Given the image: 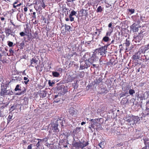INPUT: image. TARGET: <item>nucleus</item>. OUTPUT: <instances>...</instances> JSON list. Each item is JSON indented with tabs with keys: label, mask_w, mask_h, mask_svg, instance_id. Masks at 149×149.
<instances>
[{
	"label": "nucleus",
	"mask_w": 149,
	"mask_h": 149,
	"mask_svg": "<svg viewBox=\"0 0 149 149\" xmlns=\"http://www.w3.org/2000/svg\"><path fill=\"white\" fill-rule=\"evenodd\" d=\"M103 8L101 6H99L96 10V12L97 13H101L103 10Z\"/></svg>",
	"instance_id": "nucleus-22"
},
{
	"label": "nucleus",
	"mask_w": 149,
	"mask_h": 149,
	"mask_svg": "<svg viewBox=\"0 0 149 149\" xmlns=\"http://www.w3.org/2000/svg\"><path fill=\"white\" fill-rule=\"evenodd\" d=\"M38 33L37 31H36L34 33V38H36L38 37Z\"/></svg>",
	"instance_id": "nucleus-46"
},
{
	"label": "nucleus",
	"mask_w": 149,
	"mask_h": 149,
	"mask_svg": "<svg viewBox=\"0 0 149 149\" xmlns=\"http://www.w3.org/2000/svg\"><path fill=\"white\" fill-rule=\"evenodd\" d=\"M98 119L90 120V121H91L90 124H91V126L89 127V128L90 129H91V128L95 129V126L94 125H95L96 123H97V122L98 121Z\"/></svg>",
	"instance_id": "nucleus-11"
},
{
	"label": "nucleus",
	"mask_w": 149,
	"mask_h": 149,
	"mask_svg": "<svg viewBox=\"0 0 149 149\" xmlns=\"http://www.w3.org/2000/svg\"><path fill=\"white\" fill-rule=\"evenodd\" d=\"M132 30L133 32L138 31L139 30L138 26L135 24H133L131 27Z\"/></svg>",
	"instance_id": "nucleus-15"
},
{
	"label": "nucleus",
	"mask_w": 149,
	"mask_h": 149,
	"mask_svg": "<svg viewBox=\"0 0 149 149\" xmlns=\"http://www.w3.org/2000/svg\"><path fill=\"white\" fill-rule=\"evenodd\" d=\"M124 144L123 143H120L118 144L116 146L117 147H120L123 146Z\"/></svg>",
	"instance_id": "nucleus-41"
},
{
	"label": "nucleus",
	"mask_w": 149,
	"mask_h": 149,
	"mask_svg": "<svg viewBox=\"0 0 149 149\" xmlns=\"http://www.w3.org/2000/svg\"><path fill=\"white\" fill-rule=\"evenodd\" d=\"M27 77H28V76H27ZM24 79L25 80L24 83L25 84H28V82L29 81V80L28 79V77H24Z\"/></svg>",
	"instance_id": "nucleus-28"
},
{
	"label": "nucleus",
	"mask_w": 149,
	"mask_h": 149,
	"mask_svg": "<svg viewBox=\"0 0 149 149\" xmlns=\"http://www.w3.org/2000/svg\"><path fill=\"white\" fill-rule=\"evenodd\" d=\"M109 37L105 36L103 38V40L105 42H107L109 41Z\"/></svg>",
	"instance_id": "nucleus-31"
},
{
	"label": "nucleus",
	"mask_w": 149,
	"mask_h": 149,
	"mask_svg": "<svg viewBox=\"0 0 149 149\" xmlns=\"http://www.w3.org/2000/svg\"><path fill=\"white\" fill-rule=\"evenodd\" d=\"M27 7H25L24 8V10L25 12H26L27 11Z\"/></svg>",
	"instance_id": "nucleus-58"
},
{
	"label": "nucleus",
	"mask_w": 149,
	"mask_h": 149,
	"mask_svg": "<svg viewBox=\"0 0 149 149\" xmlns=\"http://www.w3.org/2000/svg\"><path fill=\"white\" fill-rule=\"evenodd\" d=\"M142 35H139L136 36L134 37L133 40L136 42H139L142 39Z\"/></svg>",
	"instance_id": "nucleus-14"
},
{
	"label": "nucleus",
	"mask_w": 149,
	"mask_h": 149,
	"mask_svg": "<svg viewBox=\"0 0 149 149\" xmlns=\"http://www.w3.org/2000/svg\"><path fill=\"white\" fill-rule=\"evenodd\" d=\"M69 19L68 18H66L65 19V20L66 21H69Z\"/></svg>",
	"instance_id": "nucleus-62"
},
{
	"label": "nucleus",
	"mask_w": 149,
	"mask_h": 149,
	"mask_svg": "<svg viewBox=\"0 0 149 149\" xmlns=\"http://www.w3.org/2000/svg\"><path fill=\"white\" fill-rule=\"evenodd\" d=\"M67 1L69 2L73 3L75 0H67Z\"/></svg>",
	"instance_id": "nucleus-51"
},
{
	"label": "nucleus",
	"mask_w": 149,
	"mask_h": 149,
	"mask_svg": "<svg viewBox=\"0 0 149 149\" xmlns=\"http://www.w3.org/2000/svg\"><path fill=\"white\" fill-rule=\"evenodd\" d=\"M128 100L126 98H123L121 101L120 103L122 105L126 104L128 103Z\"/></svg>",
	"instance_id": "nucleus-18"
},
{
	"label": "nucleus",
	"mask_w": 149,
	"mask_h": 149,
	"mask_svg": "<svg viewBox=\"0 0 149 149\" xmlns=\"http://www.w3.org/2000/svg\"><path fill=\"white\" fill-rule=\"evenodd\" d=\"M90 54L89 53H86L83 56L82 59L84 61H89L90 58Z\"/></svg>",
	"instance_id": "nucleus-13"
},
{
	"label": "nucleus",
	"mask_w": 149,
	"mask_h": 149,
	"mask_svg": "<svg viewBox=\"0 0 149 149\" xmlns=\"http://www.w3.org/2000/svg\"><path fill=\"white\" fill-rule=\"evenodd\" d=\"M143 55V54L142 53V52H141V57H140L141 59V60H144L145 59H146V61H147V60L146 55L145 56L144 55Z\"/></svg>",
	"instance_id": "nucleus-23"
},
{
	"label": "nucleus",
	"mask_w": 149,
	"mask_h": 149,
	"mask_svg": "<svg viewBox=\"0 0 149 149\" xmlns=\"http://www.w3.org/2000/svg\"><path fill=\"white\" fill-rule=\"evenodd\" d=\"M58 122L56 121L55 123H52L50 128V130L49 131V132H51L52 131H53L54 132L58 133L59 132V130L58 128Z\"/></svg>",
	"instance_id": "nucleus-4"
},
{
	"label": "nucleus",
	"mask_w": 149,
	"mask_h": 149,
	"mask_svg": "<svg viewBox=\"0 0 149 149\" xmlns=\"http://www.w3.org/2000/svg\"><path fill=\"white\" fill-rule=\"evenodd\" d=\"M48 84L50 86H52V83L51 82L50 80H49L48 82Z\"/></svg>",
	"instance_id": "nucleus-57"
},
{
	"label": "nucleus",
	"mask_w": 149,
	"mask_h": 149,
	"mask_svg": "<svg viewBox=\"0 0 149 149\" xmlns=\"http://www.w3.org/2000/svg\"><path fill=\"white\" fill-rule=\"evenodd\" d=\"M33 23L34 24H36L38 22L36 20H35V22H34Z\"/></svg>",
	"instance_id": "nucleus-61"
},
{
	"label": "nucleus",
	"mask_w": 149,
	"mask_h": 149,
	"mask_svg": "<svg viewBox=\"0 0 149 149\" xmlns=\"http://www.w3.org/2000/svg\"><path fill=\"white\" fill-rule=\"evenodd\" d=\"M7 42L8 43V45L10 47H12L13 46V45H15V44H14V45H13V42L10 41H8Z\"/></svg>",
	"instance_id": "nucleus-33"
},
{
	"label": "nucleus",
	"mask_w": 149,
	"mask_h": 149,
	"mask_svg": "<svg viewBox=\"0 0 149 149\" xmlns=\"http://www.w3.org/2000/svg\"><path fill=\"white\" fill-rule=\"evenodd\" d=\"M97 32H94L93 34V37H95V36L96 35H97Z\"/></svg>",
	"instance_id": "nucleus-56"
},
{
	"label": "nucleus",
	"mask_w": 149,
	"mask_h": 149,
	"mask_svg": "<svg viewBox=\"0 0 149 149\" xmlns=\"http://www.w3.org/2000/svg\"><path fill=\"white\" fill-rule=\"evenodd\" d=\"M5 32L6 34V37H8L10 35H11L13 37H15V32H13L9 28H5Z\"/></svg>",
	"instance_id": "nucleus-6"
},
{
	"label": "nucleus",
	"mask_w": 149,
	"mask_h": 149,
	"mask_svg": "<svg viewBox=\"0 0 149 149\" xmlns=\"http://www.w3.org/2000/svg\"><path fill=\"white\" fill-rule=\"evenodd\" d=\"M32 144L29 145L27 148V149H32Z\"/></svg>",
	"instance_id": "nucleus-48"
},
{
	"label": "nucleus",
	"mask_w": 149,
	"mask_h": 149,
	"mask_svg": "<svg viewBox=\"0 0 149 149\" xmlns=\"http://www.w3.org/2000/svg\"><path fill=\"white\" fill-rule=\"evenodd\" d=\"M112 23L111 22V23H110L108 25V27L109 28H110L111 27V26H112Z\"/></svg>",
	"instance_id": "nucleus-53"
},
{
	"label": "nucleus",
	"mask_w": 149,
	"mask_h": 149,
	"mask_svg": "<svg viewBox=\"0 0 149 149\" xmlns=\"http://www.w3.org/2000/svg\"><path fill=\"white\" fill-rule=\"evenodd\" d=\"M129 92L130 95H132L135 93V91L134 90L130 89L129 91Z\"/></svg>",
	"instance_id": "nucleus-30"
},
{
	"label": "nucleus",
	"mask_w": 149,
	"mask_h": 149,
	"mask_svg": "<svg viewBox=\"0 0 149 149\" xmlns=\"http://www.w3.org/2000/svg\"><path fill=\"white\" fill-rule=\"evenodd\" d=\"M128 94L126 92L125 93H122L119 95L120 98H121L122 97H123L126 95V94Z\"/></svg>",
	"instance_id": "nucleus-35"
},
{
	"label": "nucleus",
	"mask_w": 149,
	"mask_h": 149,
	"mask_svg": "<svg viewBox=\"0 0 149 149\" xmlns=\"http://www.w3.org/2000/svg\"><path fill=\"white\" fill-rule=\"evenodd\" d=\"M9 52L10 54H13L14 53V51L11 49L9 50Z\"/></svg>",
	"instance_id": "nucleus-50"
},
{
	"label": "nucleus",
	"mask_w": 149,
	"mask_h": 149,
	"mask_svg": "<svg viewBox=\"0 0 149 149\" xmlns=\"http://www.w3.org/2000/svg\"><path fill=\"white\" fill-rule=\"evenodd\" d=\"M87 10L82 9L80 11V12L82 14V16H86L87 15H88V13L87 12Z\"/></svg>",
	"instance_id": "nucleus-17"
},
{
	"label": "nucleus",
	"mask_w": 149,
	"mask_h": 149,
	"mask_svg": "<svg viewBox=\"0 0 149 149\" xmlns=\"http://www.w3.org/2000/svg\"><path fill=\"white\" fill-rule=\"evenodd\" d=\"M20 46L22 48H23V47L24 46V42H22L20 45Z\"/></svg>",
	"instance_id": "nucleus-44"
},
{
	"label": "nucleus",
	"mask_w": 149,
	"mask_h": 149,
	"mask_svg": "<svg viewBox=\"0 0 149 149\" xmlns=\"http://www.w3.org/2000/svg\"><path fill=\"white\" fill-rule=\"evenodd\" d=\"M13 116L9 115L8 118L7 119V123H9L13 119H12Z\"/></svg>",
	"instance_id": "nucleus-26"
},
{
	"label": "nucleus",
	"mask_w": 149,
	"mask_h": 149,
	"mask_svg": "<svg viewBox=\"0 0 149 149\" xmlns=\"http://www.w3.org/2000/svg\"><path fill=\"white\" fill-rule=\"evenodd\" d=\"M19 34L21 36H23L26 35V34L23 32H20Z\"/></svg>",
	"instance_id": "nucleus-47"
},
{
	"label": "nucleus",
	"mask_w": 149,
	"mask_h": 149,
	"mask_svg": "<svg viewBox=\"0 0 149 149\" xmlns=\"http://www.w3.org/2000/svg\"><path fill=\"white\" fill-rule=\"evenodd\" d=\"M102 81V79L101 78H99L98 79H96L95 83L97 84H99V83L101 82Z\"/></svg>",
	"instance_id": "nucleus-29"
},
{
	"label": "nucleus",
	"mask_w": 149,
	"mask_h": 149,
	"mask_svg": "<svg viewBox=\"0 0 149 149\" xmlns=\"http://www.w3.org/2000/svg\"><path fill=\"white\" fill-rule=\"evenodd\" d=\"M144 143L145 145V147L148 148L149 149V137H145L143 139Z\"/></svg>",
	"instance_id": "nucleus-12"
},
{
	"label": "nucleus",
	"mask_w": 149,
	"mask_h": 149,
	"mask_svg": "<svg viewBox=\"0 0 149 149\" xmlns=\"http://www.w3.org/2000/svg\"><path fill=\"white\" fill-rule=\"evenodd\" d=\"M106 50L107 48L104 46L99 48L98 49H96L94 52H95V54H97L98 55L103 56L104 55H105L106 52H107Z\"/></svg>",
	"instance_id": "nucleus-2"
},
{
	"label": "nucleus",
	"mask_w": 149,
	"mask_h": 149,
	"mask_svg": "<svg viewBox=\"0 0 149 149\" xmlns=\"http://www.w3.org/2000/svg\"><path fill=\"white\" fill-rule=\"evenodd\" d=\"M1 94L2 95H12L13 94V92L11 89L7 90L6 88H4L1 89Z\"/></svg>",
	"instance_id": "nucleus-5"
},
{
	"label": "nucleus",
	"mask_w": 149,
	"mask_h": 149,
	"mask_svg": "<svg viewBox=\"0 0 149 149\" xmlns=\"http://www.w3.org/2000/svg\"><path fill=\"white\" fill-rule=\"evenodd\" d=\"M92 66L91 67V68H97L98 66V65L97 64H94V63L92 64Z\"/></svg>",
	"instance_id": "nucleus-34"
},
{
	"label": "nucleus",
	"mask_w": 149,
	"mask_h": 149,
	"mask_svg": "<svg viewBox=\"0 0 149 149\" xmlns=\"http://www.w3.org/2000/svg\"><path fill=\"white\" fill-rule=\"evenodd\" d=\"M86 123L84 122H82L81 123V125H83L84 124H85Z\"/></svg>",
	"instance_id": "nucleus-59"
},
{
	"label": "nucleus",
	"mask_w": 149,
	"mask_h": 149,
	"mask_svg": "<svg viewBox=\"0 0 149 149\" xmlns=\"http://www.w3.org/2000/svg\"><path fill=\"white\" fill-rule=\"evenodd\" d=\"M98 58L97 57L96 55L95 52H94L93 54L90 57L89 61L91 63V64H92L93 63H96L98 61Z\"/></svg>",
	"instance_id": "nucleus-7"
},
{
	"label": "nucleus",
	"mask_w": 149,
	"mask_h": 149,
	"mask_svg": "<svg viewBox=\"0 0 149 149\" xmlns=\"http://www.w3.org/2000/svg\"><path fill=\"white\" fill-rule=\"evenodd\" d=\"M149 111V108H146V111H147L148 112V111Z\"/></svg>",
	"instance_id": "nucleus-64"
},
{
	"label": "nucleus",
	"mask_w": 149,
	"mask_h": 149,
	"mask_svg": "<svg viewBox=\"0 0 149 149\" xmlns=\"http://www.w3.org/2000/svg\"><path fill=\"white\" fill-rule=\"evenodd\" d=\"M124 120L128 122V125L132 126L136 125L139 119L137 116L127 115L125 118Z\"/></svg>",
	"instance_id": "nucleus-1"
},
{
	"label": "nucleus",
	"mask_w": 149,
	"mask_h": 149,
	"mask_svg": "<svg viewBox=\"0 0 149 149\" xmlns=\"http://www.w3.org/2000/svg\"><path fill=\"white\" fill-rule=\"evenodd\" d=\"M128 10L130 12L131 14L133 13L134 12V10L133 9H129Z\"/></svg>",
	"instance_id": "nucleus-42"
},
{
	"label": "nucleus",
	"mask_w": 149,
	"mask_h": 149,
	"mask_svg": "<svg viewBox=\"0 0 149 149\" xmlns=\"http://www.w3.org/2000/svg\"><path fill=\"white\" fill-rule=\"evenodd\" d=\"M104 142H101L100 143L98 144V146L100 147L101 148H103L104 147Z\"/></svg>",
	"instance_id": "nucleus-38"
},
{
	"label": "nucleus",
	"mask_w": 149,
	"mask_h": 149,
	"mask_svg": "<svg viewBox=\"0 0 149 149\" xmlns=\"http://www.w3.org/2000/svg\"><path fill=\"white\" fill-rule=\"evenodd\" d=\"M65 26L66 30L69 31L70 29V26L67 25L66 24H65Z\"/></svg>",
	"instance_id": "nucleus-39"
},
{
	"label": "nucleus",
	"mask_w": 149,
	"mask_h": 149,
	"mask_svg": "<svg viewBox=\"0 0 149 149\" xmlns=\"http://www.w3.org/2000/svg\"><path fill=\"white\" fill-rule=\"evenodd\" d=\"M58 123H60V124L61 126V127H63L64 126V124H65V121L64 120H63L61 119H59L57 120L56 121Z\"/></svg>",
	"instance_id": "nucleus-19"
},
{
	"label": "nucleus",
	"mask_w": 149,
	"mask_h": 149,
	"mask_svg": "<svg viewBox=\"0 0 149 149\" xmlns=\"http://www.w3.org/2000/svg\"><path fill=\"white\" fill-rule=\"evenodd\" d=\"M91 65V63L89 61L83 60L80 62V68L82 70L84 69L85 68L87 69Z\"/></svg>",
	"instance_id": "nucleus-3"
},
{
	"label": "nucleus",
	"mask_w": 149,
	"mask_h": 149,
	"mask_svg": "<svg viewBox=\"0 0 149 149\" xmlns=\"http://www.w3.org/2000/svg\"><path fill=\"white\" fill-rule=\"evenodd\" d=\"M146 57H147V60H149V51L147 53Z\"/></svg>",
	"instance_id": "nucleus-49"
},
{
	"label": "nucleus",
	"mask_w": 149,
	"mask_h": 149,
	"mask_svg": "<svg viewBox=\"0 0 149 149\" xmlns=\"http://www.w3.org/2000/svg\"><path fill=\"white\" fill-rule=\"evenodd\" d=\"M75 139H74V141L72 142V144L74 147L76 148H82L83 146H82L81 142L79 141V142H77L74 141Z\"/></svg>",
	"instance_id": "nucleus-10"
},
{
	"label": "nucleus",
	"mask_w": 149,
	"mask_h": 149,
	"mask_svg": "<svg viewBox=\"0 0 149 149\" xmlns=\"http://www.w3.org/2000/svg\"><path fill=\"white\" fill-rule=\"evenodd\" d=\"M11 109L12 110V111L14 110L15 109L14 106H12L11 107Z\"/></svg>",
	"instance_id": "nucleus-54"
},
{
	"label": "nucleus",
	"mask_w": 149,
	"mask_h": 149,
	"mask_svg": "<svg viewBox=\"0 0 149 149\" xmlns=\"http://www.w3.org/2000/svg\"><path fill=\"white\" fill-rule=\"evenodd\" d=\"M33 15L32 16V17L36 19V13L35 12H33Z\"/></svg>",
	"instance_id": "nucleus-45"
},
{
	"label": "nucleus",
	"mask_w": 149,
	"mask_h": 149,
	"mask_svg": "<svg viewBox=\"0 0 149 149\" xmlns=\"http://www.w3.org/2000/svg\"><path fill=\"white\" fill-rule=\"evenodd\" d=\"M49 138V137L47 136V137H46L45 138L43 139H37V140L39 141L40 142L44 141L45 142H47Z\"/></svg>",
	"instance_id": "nucleus-21"
},
{
	"label": "nucleus",
	"mask_w": 149,
	"mask_h": 149,
	"mask_svg": "<svg viewBox=\"0 0 149 149\" xmlns=\"http://www.w3.org/2000/svg\"><path fill=\"white\" fill-rule=\"evenodd\" d=\"M52 75L53 76L55 77H58L60 74H59L57 72H52Z\"/></svg>",
	"instance_id": "nucleus-24"
},
{
	"label": "nucleus",
	"mask_w": 149,
	"mask_h": 149,
	"mask_svg": "<svg viewBox=\"0 0 149 149\" xmlns=\"http://www.w3.org/2000/svg\"><path fill=\"white\" fill-rule=\"evenodd\" d=\"M12 79L15 81V82H17L21 81V79L19 76L17 77L15 75L13 77Z\"/></svg>",
	"instance_id": "nucleus-16"
},
{
	"label": "nucleus",
	"mask_w": 149,
	"mask_h": 149,
	"mask_svg": "<svg viewBox=\"0 0 149 149\" xmlns=\"http://www.w3.org/2000/svg\"><path fill=\"white\" fill-rule=\"evenodd\" d=\"M142 149H149L148 148L144 147Z\"/></svg>",
	"instance_id": "nucleus-63"
},
{
	"label": "nucleus",
	"mask_w": 149,
	"mask_h": 149,
	"mask_svg": "<svg viewBox=\"0 0 149 149\" xmlns=\"http://www.w3.org/2000/svg\"><path fill=\"white\" fill-rule=\"evenodd\" d=\"M111 33V32H110V33H109V32H107L106 33V36H110Z\"/></svg>",
	"instance_id": "nucleus-55"
},
{
	"label": "nucleus",
	"mask_w": 149,
	"mask_h": 149,
	"mask_svg": "<svg viewBox=\"0 0 149 149\" xmlns=\"http://www.w3.org/2000/svg\"><path fill=\"white\" fill-rule=\"evenodd\" d=\"M1 20L2 21H3L5 19V18L3 17H1Z\"/></svg>",
	"instance_id": "nucleus-60"
},
{
	"label": "nucleus",
	"mask_w": 149,
	"mask_h": 149,
	"mask_svg": "<svg viewBox=\"0 0 149 149\" xmlns=\"http://www.w3.org/2000/svg\"><path fill=\"white\" fill-rule=\"evenodd\" d=\"M124 44H125V45L127 47H128L130 45V41L128 40V39H126V42H125Z\"/></svg>",
	"instance_id": "nucleus-36"
},
{
	"label": "nucleus",
	"mask_w": 149,
	"mask_h": 149,
	"mask_svg": "<svg viewBox=\"0 0 149 149\" xmlns=\"http://www.w3.org/2000/svg\"><path fill=\"white\" fill-rule=\"evenodd\" d=\"M40 141H39L38 142V143L36 144V146L37 147H38L39 146H40V145L39 143Z\"/></svg>",
	"instance_id": "nucleus-52"
},
{
	"label": "nucleus",
	"mask_w": 149,
	"mask_h": 149,
	"mask_svg": "<svg viewBox=\"0 0 149 149\" xmlns=\"http://www.w3.org/2000/svg\"><path fill=\"white\" fill-rule=\"evenodd\" d=\"M141 52L140 51L138 52L134 55L132 57V59L136 60L137 59H139L141 57Z\"/></svg>",
	"instance_id": "nucleus-9"
},
{
	"label": "nucleus",
	"mask_w": 149,
	"mask_h": 149,
	"mask_svg": "<svg viewBox=\"0 0 149 149\" xmlns=\"http://www.w3.org/2000/svg\"><path fill=\"white\" fill-rule=\"evenodd\" d=\"M21 87L19 86V85H17L15 88V91H21Z\"/></svg>",
	"instance_id": "nucleus-32"
},
{
	"label": "nucleus",
	"mask_w": 149,
	"mask_h": 149,
	"mask_svg": "<svg viewBox=\"0 0 149 149\" xmlns=\"http://www.w3.org/2000/svg\"><path fill=\"white\" fill-rule=\"evenodd\" d=\"M81 143L82 146H83L82 148L86 146L88 144V142H86L84 141L82 142H81Z\"/></svg>",
	"instance_id": "nucleus-27"
},
{
	"label": "nucleus",
	"mask_w": 149,
	"mask_h": 149,
	"mask_svg": "<svg viewBox=\"0 0 149 149\" xmlns=\"http://www.w3.org/2000/svg\"><path fill=\"white\" fill-rule=\"evenodd\" d=\"M96 129L97 130H102L103 129V128L101 125L98 123V125H96Z\"/></svg>",
	"instance_id": "nucleus-25"
},
{
	"label": "nucleus",
	"mask_w": 149,
	"mask_h": 149,
	"mask_svg": "<svg viewBox=\"0 0 149 149\" xmlns=\"http://www.w3.org/2000/svg\"><path fill=\"white\" fill-rule=\"evenodd\" d=\"M35 4L39 5V6L38 7L39 9H42V8H45L46 6L45 5V3L43 1V0H36Z\"/></svg>",
	"instance_id": "nucleus-8"
},
{
	"label": "nucleus",
	"mask_w": 149,
	"mask_h": 149,
	"mask_svg": "<svg viewBox=\"0 0 149 149\" xmlns=\"http://www.w3.org/2000/svg\"><path fill=\"white\" fill-rule=\"evenodd\" d=\"M38 61L36 60L35 58H33L32 59L31 62V66L34 67V65H33V64L36 63Z\"/></svg>",
	"instance_id": "nucleus-20"
},
{
	"label": "nucleus",
	"mask_w": 149,
	"mask_h": 149,
	"mask_svg": "<svg viewBox=\"0 0 149 149\" xmlns=\"http://www.w3.org/2000/svg\"><path fill=\"white\" fill-rule=\"evenodd\" d=\"M69 113L72 116L74 115V114L75 111L71 109L69 111Z\"/></svg>",
	"instance_id": "nucleus-40"
},
{
	"label": "nucleus",
	"mask_w": 149,
	"mask_h": 149,
	"mask_svg": "<svg viewBox=\"0 0 149 149\" xmlns=\"http://www.w3.org/2000/svg\"><path fill=\"white\" fill-rule=\"evenodd\" d=\"M69 17L70 18V20L71 22H73L74 21V19L73 17L71 15H69Z\"/></svg>",
	"instance_id": "nucleus-43"
},
{
	"label": "nucleus",
	"mask_w": 149,
	"mask_h": 149,
	"mask_svg": "<svg viewBox=\"0 0 149 149\" xmlns=\"http://www.w3.org/2000/svg\"><path fill=\"white\" fill-rule=\"evenodd\" d=\"M76 14V12L73 10L71 12V13L69 15L71 16H71H72L74 15L75 16Z\"/></svg>",
	"instance_id": "nucleus-37"
}]
</instances>
